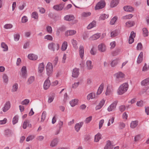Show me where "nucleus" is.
<instances>
[{"mask_svg":"<svg viewBox=\"0 0 149 149\" xmlns=\"http://www.w3.org/2000/svg\"><path fill=\"white\" fill-rule=\"evenodd\" d=\"M142 86H146L149 84V77L147 78L143 81L141 83Z\"/></svg>","mask_w":149,"mask_h":149,"instance_id":"22","label":"nucleus"},{"mask_svg":"<svg viewBox=\"0 0 149 149\" xmlns=\"http://www.w3.org/2000/svg\"><path fill=\"white\" fill-rule=\"evenodd\" d=\"M44 69V65L43 63H40L38 67V72L40 73H42Z\"/></svg>","mask_w":149,"mask_h":149,"instance_id":"18","label":"nucleus"},{"mask_svg":"<svg viewBox=\"0 0 149 149\" xmlns=\"http://www.w3.org/2000/svg\"><path fill=\"white\" fill-rule=\"evenodd\" d=\"M76 31L74 30H69L65 32V35L66 36H72L75 34Z\"/></svg>","mask_w":149,"mask_h":149,"instance_id":"20","label":"nucleus"},{"mask_svg":"<svg viewBox=\"0 0 149 149\" xmlns=\"http://www.w3.org/2000/svg\"><path fill=\"white\" fill-rule=\"evenodd\" d=\"M28 57L30 60H35L38 58L37 56L33 54H29L28 56Z\"/></svg>","mask_w":149,"mask_h":149,"instance_id":"24","label":"nucleus"},{"mask_svg":"<svg viewBox=\"0 0 149 149\" xmlns=\"http://www.w3.org/2000/svg\"><path fill=\"white\" fill-rule=\"evenodd\" d=\"M47 32L49 33H52V27L49 26H47L46 27Z\"/></svg>","mask_w":149,"mask_h":149,"instance_id":"49","label":"nucleus"},{"mask_svg":"<svg viewBox=\"0 0 149 149\" xmlns=\"http://www.w3.org/2000/svg\"><path fill=\"white\" fill-rule=\"evenodd\" d=\"M96 25V22L95 21H93L91 23L87 26L88 29H90L92 28L95 27Z\"/></svg>","mask_w":149,"mask_h":149,"instance_id":"36","label":"nucleus"},{"mask_svg":"<svg viewBox=\"0 0 149 149\" xmlns=\"http://www.w3.org/2000/svg\"><path fill=\"white\" fill-rule=\"evenodd\" d=\"M101 135L99 133H97L95 136L94 141L95 142H98L101 139Z\"/></svg>","mask_w":149,"mask_h":149,"instance_id":"34","label":"nucleus"},{"mask_svg":"<svg viewBox=\"0 0 149 149\" xmlns=\"http://www.w3.org/2000/svg\"><path fill=\"white\" fill-rule=\"evenodd\" d=\"M58 142V139L57 138L51 141L50 146L52 147H55L57 145Z\"/></svg>","mask_w":149,"mask_h":149,"instance_id":"25","label":"nucleus"},{"mask_svg":"<svg viewBox=\"0 0 149 149\" xmlns=\"http://www.w3.org/2000/svg\"><path fill=\"white\" fill-rule=\"evenodd\" d=\"M136 105L137 106L141 107L143 106V102L142 101H138L136 103Z\"/></svg>","mask_w":149,"mask_h":149,"instance_id":"58","label":"nucleus"},{"mask_svg":"<svg viewBox=\"0 0 149 149\" xmlns=\"http://www.w3.org/2000/svg\"><path fill=\"white\" fill-rule=\"evenodd\" d=\"M20 37V35L19 33L15 34L14 36V40L16 41L19 40Z\"/></svg>","mask_w":149,"mask_h":149,"instance_id":"53","label":"nucleus"},{"mask_svg":"<svg viewBox=\"0 0 149 149\" xmlns=\"http://www.w3.org/2000/svg\"><path fill=\"white\" fill-rule=\"evenodd\" d=\"M74 17L73 15H67L65 16L63 18L64 20L68 21L74 20Z\"/></svg>","mask_w":149,"mask_h":149,"instance_id":"15","label":"nucleus"},{"mask_svg":"<svg viewBox=\"0 0 149 149\" xmlns=\"http://www.w3.org/2000/svg\"><path fill=\"white\" fill-rule=\"evenodd\" d=\"M87 68L88 70L91 69L93 68V66L92 65V62L90 60H88L86 62Z\"/></svg>","mask_w":149,"mask_h":149,"instance_id":"35","label":"nucleus"},{"mask_svg":"<svg viewBox=\"0 0 149 149\" xmlns=\"http://www.w3.org/2000/svg\"><path fill=\"white\" fill-rule=\"evenodd\" d=\"M124 10L128 12H132L134 10V8L130 6H125L123 8Z\"/></svg>","mask_w":149,"mask_h":149,"instance_id":"23","label":"nucleus"},{"mask_svg":"<svg viewBox=\"0 0 149 149\" xmlns=\"http://www.w3.org/2000/svg\"><path fill=\"white\" fill-rule=\"evenodd\" d=\"M35 80V77L34 76H31L28 79L27 83L28 84H31Z\"/></svg>","mask_w":149,"mask_h":149,"instance_id":"43","label":"nucleus"},{"mask_svg":"<svg viewBox=\"0 0 149 149\" xmlns=\"http://www.w3.org/2000/svg\"><path fill=\"white\" fill-rule=\"evenodd\" d=\"M143 53L141 52L139 54L137 60V63L139 64L141 63L143 60Z\"/></svg>","mask_w":149,"mask_h":149,"instance_id":"21","label":"nucleus"},{"mask_svg":"<svg viewBox=\"0 0 149 149\" xmlns=\"http://www.w3.org/2000/svg\"><path fill=\"white\" fill-rule=\"evenodd\" d=\"M55 97V94L52 93L51 95H49L48 100V102L49 103H50L53 102Z\"/></svg>","mask_w":149,"mask_h":149,"instance_id":"30","label":"nucleus"},{"mask_svg":"<svg viewBox=\"0 0 149 149\" xmlns=\"http://www.w3.org/2000/svg\"><path fill=\"white\" fill-rule=\"evenodd\" d=\"M30 102V100L28 99H25L23 100L21 104L22 105H27Z\"/></svg>","mask_w":149,"mask_h":149,"instance_id":"50","label":"nucleus"},{"mask_svg":"<svg viewBox=\"0 0 149 149\" xmlns=\"http://www.w3.org/2000/svg\"><path fill=\"white\" fill-rule=\"evenodd\" d=\"M129 85L127 83L121 84L118 88L117 92L119 95H122L126 92L128 88Z\"/></svg>","mask_w":149,"mask_h":149,"instance_id":"1","label":"nucleus"},{"mask_svg":"<svg viewBox=\"0 0 149 149\" xmlns=\"http://www.w3.org/2000/svg\"><path fill=\"white\" fill-rule=\"evenodd\" d=\"M47 73L48 75H50L52 72L53 71V65L52 63L48 62L46 66Z\"/></svg>","mask_w":149,"mask_h":149,"instance_id":"4","label":"nucleus"},{"mask_svg":"<svg viewBox=\"0 0 149 149\" xmlns=\"http://www.w3.org/2000/svg\"><path fill=\"white\" fill-rule=\"evenodd\" d=\"M149 69V66L146 63H145L144 66L142 68V71L146 72Z\"/></svg>","mask_w":149,"mask_h":149,"instance_id":"47","label":"nucleus"},{"mask_svg":"<svg viewBox=\"0 0 149 149\" xmlns=\"http://www.w3.org/2000/svg\"><path fill=\"white\" fill-rule=\"evenodd\" d=\"M113 147L110 141H107L106 144L104 147V149H112Z\"/></svg>","mask_w":149,"mask_h":149,"instance_id":"26","label":"nucleus"},{"mask_svg":"<svg viewBox=\"0 0 149 149\" xmlns=\"http://www.w3.org/2000/svg\"><path fill=\"white\" fill-rule=\"evenodd\" d=\"M119 109L121 112H123L125 110V107L124 105H122L119 107Z\"/></svg>","mask_w":149,"mask_h":149,"instance_id":"59","label":"nucleus"},{"mask_svg":"<svg viewBox=\"0 0 149 149\" xmlns=\"http://www.w3.org/2000/svg\"><path fill=\"white\" fill-rule=\"evenodd\" d=\"M11 104L10 101L6 102L4 104V106L2 108V110L4 112H6L10 108Z\"/></svg>","mask_w":149,"mask_h":149,"instance_id":"6","label":"nucleus"},{"mask_svg":"<svg viewBox=\"0 0 149 149\" xmlns=\"http://www.w3.org/2000/svg\"><path fill=\"white\" fill-rule=\"evenodd\" d=\"M96 96L95 93H89L87 96V99L88 100L91 99H93L95 98Z\"/></svg>","mask_w":149,"mask_h":149,"instance_id":"17","label":"nucleus"},{"mask_svg":"<svg viewBox=\"0 0 149 149\" xmlns=\"http://www.w3.org/2000/svg\"><path fill=\"white\" fill-rule=\"evenodd\" d=\"M2 78L4 83L7 84L8 81V78L7 75L6 74H4L2 76Z\"/></svg>","mask_w":149,"mask_h":149,"instance_id":"29","label":"nucleus"},{"mask_svg":"<svg viewBox=\"0 0 149 149\" xmlns=\"http://www.w3.org/2000/svg\"><path fill=\"white\" fill-rule=\"evenodd\" d=\"M13 27V25L10 24H5L4 28L6 29H11Z\"/></svg>","mask_w":149,"mask_h":149,"instance_id":"60","label":"nucleus"},{"mask_svg":"<svg viewBox=\"0 0 149 149\" xmlns=\"http://www.w3.org/2000/svg\"><path fill=\"white\" fill-rule=\"evenodd\" d=\"M97 52V49L95 47H93L90 51L91 53L93 55H95L96 54Z\"/></svg>","mask_w":149,"mask_h":149,"instance_id":"51","label":"nucleus"},{"mask_svg":"<svg viewBox=\"0 0 149 149\" xmlns=\"http://www.w3.org/2000/svg\"><path fill=\"white\" fill-rule=\"evenodd\" d=\"M79 53L81 58L82 59L84 54V49L83 47H80L79 48Z\"/></svg>","mask_w":149,"mask_h":149,"instance_id":"37","label":"nucleus"},{"mask_svg":"<svg viewBox=\"0 0 149 149\" xmlns=\"http://www.w3.org/2000/svg\"><path fill=\"white\" fill-rule=\"evenodd\" d=\"M134 21H129L125 23V26L127 27L132 26L134 25Z\"/></svg>","mask_w":149,"mask_h":149,"instance_id":"33","label":"nucleus"},{"mask_svg":"<svg viewBox=\"0 0 149 149\" xmlns=\"http://www.w3.org/2000/svg\"><path fill=\"white\" fill-rule=\"evenodd\" d=\"M118 34V31L116 30L111 32V36L112 37H114L117 36Z\"/></svg>","mask_w":149,"mask_h":149,"instance_id":"46","label":"nucleus"},{"mask_svg":"<svg viewBox=\"0 0 149 149\" xmlns=\"http://www.w3.org/2000/svg\"><path fill=\"white\" fill-rule=\"evenodd\" d=\"M28 20V19L27 17L24 16L22 18V23H26Z\"/></svg>","mask_w":149,"mask_h":149,"instance_id":"62","label":"nucleus"},{"mask_svg":"<svg viewBox=\"0 0 149 149\" xmlns=\"http://www.w3.org/2000/svg\"><path fill=\"white\" fill-rule=\"evenodd\" d=\"M31 17L35 19H38V13L36 12H33L31 14Z\"/></svg>","mask_w":149,"mask_h":149,"instance_id":"40","label":"nucleus"},{"mask_svg":"<svg viewBox=\"0 0 149 149\" xmlns=\"http://www.w3.org/2000/svg\"><path fill=\"white\" fill-rule=\"evenodd\" d=\"M113 89L111 85H108L107 87L105 92L106 95H111L113 93Z\"/></svg>","mask_w":149,"mask_h":149,"instance_id":"7","label":"nucleus"},{"mask_svg":"<svg viewBox=\"0 0 149 149\" xmlns=\"http://www.w3.org/2000/svg\"><path fill=\"white\" fill-rule=\"evenodd\" d=\"M118 102L115 101L111 104L108 107L107 110L109 112L111 111L114 110L116 108Z\"/></svg>","mask_w":149,"mask_h":149,"instance_id":"5","label":"nucleus"},{"mask_svg":"<svg viewBox=\"0 0 149 149\" xmlns=\"http://www.w3.org/2000/svg\"><path fill=\"white\" fill-rule=\"evenodd\" d=\"M101 36L100 33H97L90 37V39L92 40H96L99 38Z\"/></svg>","mask_w":149,"mask_h":149,"instance_id":"19","label":"nucleus"},{"mask_svg":"<svg viewBox=\"0 0 149 149\" xmlns=\"http://www.w3.org/2000/svg\"><path fill=\"white\" fill-rule=\"evenodd\" d=\"M25 3L23 2L22 5H20L19 7V9L20 10H22L24 9V7L26 6Z\"/></svg>","mask_w":149,"mask_h":149,"instance_id":"64","label":"nucleus"},{"mask_svg":"<svg viewBox=\"0 0 149 149\" xmlns=\"http://www.w3.org/2000/svg\"><path fill=\"white\" fill-rule=\"evenodd\" d=\"M106 5V3L104 0H101L96 4L95 7V10H99L104 8Z\"/></svg>","mask_w":149,"mask_h":149,"instance_id":"3","label":"nucleus"},{"mask_svg":"<svg viewBox=\"0 0 149 149\" xmlns=\"http://www.w3.org/2000/svg\"><path fill=\"white\" fill-rule=\"evenodd\" d=\"M133 16L132 14H129L123 16L122 18L124 19H131Z\"/></svg>","mask_w":149,"mask_h":149,"instance_id":"48","label":"nucleus"},{"mask_svg":"<svg viewBox=\"0 0 149 149\" xmlns=\"http://www.w3.org/2000/svg\"><path fill=\"white\" fill-rule=\"evenodd\" d=\"M109 15L108 14H103L101 15L99 17V19L100 20H104L108 18L109 17Z\"/></svg>","mask_w":149,"mask_h":149,"instance_id":"44","label":"nucleus"},{"mask_svg":"<svg viewBox=\"0 0 149 149\" xmlns=\"http://www.w3.org/2000/svg\"><path fill=\"white\" fill-rule=\"evenodd\" d=\"M92 118V116H90L87 118L85 120V123H90V122Z\"/></svg>","mask_w":149,"mask_h":149,"instance_id":"56","label":"nucleus"},{"mask_svg":"<svg viewBox=\"0 0 149 149\" xmlns=\"http://www.w3.org/2000/svg\"><path fill=\"white\" fill-rule=\"evenodd\" d=\"M79 69L75 68L73 70L72 72V77L74 78L77 77L79 74Z\"/></svg>","mask_w":149,"mask_h":149,"instance_id":"13","label":"nucleus"},{"mask_svg":"<svg viewBox=\"0 0 149 149\" xmlns=\"http://www.w3.org/2000/svg\"><path fill=\"white\" fill-rule=\"evenodd\" d=\"M44 38L45 39H47L48 40L50 41L52 40L53 39V38L52 36L49 35H46L44 37Z\"/></svg>","mask_w":149,"mask_h":149,"instance_id":"54","label":"nucleus"},{"mask_svg":"<svg viewBox=\"0 0 149 149\" xmlns=\"http://www.w3.org/2000/svg\"><path fill=\"white\" fill-rule=\"evenodd\" d=\"M118 19L117 17L115 16L112 18L110 22V24L113 25L115 24L117 20Z\"/></svg>","mask_w":149,"mask_h":149,"instance_id":"38","label":"nucleus"},{"mask_svg":"<svg viewBox=\"0 0 149 149\" xmlns=\"http://www.w3.org/2000/svg\"><path fill=\"white\" fill-rule=\"evenodd\" d=\"M118 0H112L110 6L111 8L116 6L118 4Z\"/></svg>","mask_w":149,"mask_h":149,"instance_id":"32","label":"nucleus"},{"mask_svg":"<svg viewBox=\"0 0 149 149\" xmlns=\"http://www.w3.org/2000/svg\"><path fill=\"white\" fill-rule=\"evenodd\" d=\"M59 44L57 43H54L52 42L49 44L48 47H59Z\"/></svg>","mask_w":149,"mask_h":149,"instance_id":"57","label":"nucleus"},{"mask_svg":"<svg viewBox=\"0 0 149 149\" xmlns=\"http://www.w3.org/2000/svg\"><path fill=\"white\" fill-rule=\"evenodd\" d=\"M51 84L50 81L48 77L45 81L43 87L45 90L48 89Z\"/></svg>","mask_w":149,"mask_h":149,"instance_id":"10","label":"nucleus"},{"mask_svg":"<svg viewBox=\"0 0 149 149\" xmlns=\"http://www.w3.org/2000/svg\"><path fill=\"white\" fill-rule=\"evenodd\" d=\"M135 36V33L133 31H132L129 38V44H132L134 42V38Z\"/></svg>","mask_w":149,"mask_h":149,"instance_id":"12","label":"nucleus"},{"mask_svg":"<svg viewBox=\"0 0 149 149\" xmlns=\"http://www.w3.org/2000/svg\"><path fill=\"white\" fill-rule=\"evenodd\" d=\"M18 88V84L17 83L14 84L13 86L11 89V91L12 92H16L17 91Z\"/></svg>","mask_w":149,"mask_h":149,"instance_id":"39","label":"nucleus"},{"mask_svg":"<svg viewBox=\"0 0 149 149\" xmlns=\"http://www.w3.org/2000/svg\"><path fill=\"white\" fill-rule=\"evenodd\" d=\"M47 115V113L46 111H43L42 113L41 118V122H43L45 120Z\"/></svg>","mask_w":149,"mask_h":149,"instance_id":"41","label":"nucleus"},{"mask_svg":"<svg viewBox=\"0 0 149 149\" xmlns=\"http://www.w3.org/2000/svg\"><path fill=\"white\" fill-rule=\"evenodd\" d=\"M5 134L8 137H15V135L13 132L9 129H7L5 130Z\"/></svg>","mask_w":149,"mask_h":149,"instance_id":"9","label":"nucleus"},{"mask_svg":"<svg viewBox=\"0 0 149 149\" xmlns=\"http://www.w3.org/2000/svg\"><path fill=\"white\" fill-rule=\"evenodd\" d=\"M29 124V121L28 120H26L25 121H24L23 123V128L24 129H25L26 128L27 125L28 124Z\"/></svg>","mask_w":149,"mask_h":149,"instance_id":"55","label":"nucleus"},{"mask_svg":"<svg viewBox=\"0 0 149 149\" xmlns=\"http://www.w3.org/2000/svg\"><path fill=\"white\" fill-rule=\"evenodd\" d=\"M104 85L103 84H102L99 86L97 93V95H100L102 92L104 88Z\"/></svg>","mask_w":149,"mask_h":149,"instance_id":"27","label":"nucleus"},{"mask_svg":"<svg viewBox=\"0 0 149 149\" xmlns=\"http://www.w3.org/2000/svg\"><path fill=\"white\" fill-rule=\"evenodd\" d=\"M84 123L83 122H81L76 123L75 126V130L78 132L79 131L81 127L82 126Z\"/></svg>","mask_w":149,"mask_h":149,"instance_id":"16","label":"nucleus"},{"mask_svg":"<svg viewBox=\"0 0 149 149\" xmlns=\"http://www.w3.org/2000/svg\"><path fill=\"white\" fill-rule=\"evenodd\" d=\"M116 80L118 82L122 81L124 77L125 74L121 72H119L114 74Z\"/></svg>","mask_w":149,"mask_h":149,"instance_id":"2","label":"nucleus"},{"mask_svg":"<svg viewBox=\"0 0 149 149\" xmlns=\"http://www.w3.org/2000/svg\"><path fill=\"white\" fill-rule=\"evenodd\" d=\"M99 51L101 52H105L106 49V47H97Z\"/></svg>","mask_w":149,"mask_h":149,"instance_id":"63","label":"nucleus"},{"mask_svg":"<svg viewBox=\"0 0 149 149\" xmlns=\"http://www.w3.org/2000/svg\"><path fill=\"white\" fill-rule=\"evenodd\" d=\"M120 59L117 58L111 61L110 65L112 67H114L116 66L120 62Z\"/></svg>","mask_w":149,"mask_h":149,"instance_id":"11","label":"nucleus"},{"mask_svg":"<svg viewBox=\"0 0 149 149\" xmlns=\"http://www.w3.org/2000/svg\"><path fill=\"white\" fill-rule=\"evenodd\" d=\"M143 33L144 36L146 37L148 35V29L146 28L142 29Z\"/></svg>","mask_w":149,"mask_h":149,"instance_id":"42","label":"nucleus"},{"mask_svg":"<svg viewBox=\"0 0 149 149\" xmlns=\"http://www.w3.org/2000/svg\"><path fill=\"white\" fill-rule=\"evenodd\" d=\"M114 120V117H112L109 120L108 123L107 124V126H109L111 124H112L113 123Z\"/></svg>","mask_w":149,"mask_h":149,"instance_id":"52","label":"nucleus"},{"mask_svg":"<svg viewBox=\"0 0 149 149\" xmlns=\"http://www.w3.org/2000/svg\"><path fill=\"white\" fill-rule=\"evenodd\" d=\"M104 123V119L101 120L99 123V129H100L102 127L103 124Z\"/></svg>","mask_w":149,"mask_h":149,"instance_id":"61","label":"nucleus"},{"mask_svg":"<svg viewBox=\"0 0 149 149\" xmlns=\"http://www.w3.org/2000/svg\"><path fill=\"white\" fill-rule=\"evenodd\" d=\"M138 122L137 120L132 121L130 124V127L132 128H135L138 124Z\"/></svg>","mask_w":149,"mask_h":149,"instance_id":"31","label":"nucleus"},{"mask_svg":"<svg viewBox=\"0 0 149 149\" xmlns=\"http://www.w3.org/2000/svg\"><path fill=\"white\" fill-rule=\"evenodd\" d=\"M21 71L22 76L23 78H26L27 76V71L26 67L25 66H23L21 69Z\"/></svg>","mask_w":149,"mask_h":149,"instance_id":"14","label":"nucleus"},{"mask_svg":"<svg viewBox=\"0 0 149 149\" xmlns=\"http://www.w3.org/2000/svg\"><path fill=\"white\" fill-rule=\"evenodd\" d=\"M78 100L77 99H75L72 100L69 102L70 105L72 107H73L77 104Z\"/></svg>","mask_w":149,"mask_h":149,"instance_id":"28","label":"nucleus"},{"mask_svg":"<svg viewBox=\"0 0 149 149\" xmlns=\"http://www.w3.org/2000/svg\"><path fill=\"white\" fill-rule=\"evenodd\" d=\"M18 116L17 115L15 116L13 119V125L15 124L18 122Z\"/></svg>","mask_w":149,"mask_h":149,"instance_id":"45","label":"nucleus"},{"mask_svg":"<svg viewBox=\"0 0 149 149\" xmlns=\"http://www.w3.org/2000/svg\"><path fill=\"white\" fill-rule=\"evenodd\" d=\"M64 5L65 3L63 2H62L59 5L54 6L53 8L54 10L57 11L61 10L63 8Z\"/></svg>","mask_w":149,"mask_h":149,"instance_id":"8","label":"nucleus"}]
</instances>
